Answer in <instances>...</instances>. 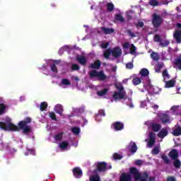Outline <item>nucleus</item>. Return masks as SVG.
Returning a JSON list of instances; mask_svg holds the SVG:
<instances>
[{
  "label": "nucleus",
  "mask_w": 181,
  "mask_h": 181,
  "mask_svg": "<svg viewBox=\"0 0 181 181\" xmlns=\"http://www.w3.org/2000/svg\"><path fill=\"white\" fill-rule=\"evenodd\" d=\"M160 121L163 124H170V116L168 114H163L160 117Z\"/></svg>",
  "instance_id": "nucleus-16"
},
{
  "label": "nucleus",
  "mask_w": 181,
  "mask_h": 181,
  "mask_svg": "<svg viewBox=\"0 0 181 181\" xmlns=\"http://www.w3.org/2000/svg\"><path fill=\"white\" fill-rule=\"evenodd\" d=\"M89 181H101V178L100 177V175L96 174L95 175H91L89 177Z\"/></svg>",
  "instance_id": "nucleus-32"
},
{
  "label": "nucleus",
  "mask_w": 181,
  "mask_h": 181,
  "mask_svg": "<svg viewBox=\"0 0 181 181\" xmlns=\"http://www.w3.org/2000/svg\"><path fill=\"white\" fill-rule=\"evenodd\" d=\"M151 127L154 132H159L162 128V125L157 123H151Z\"/></svg>",
  "instance_id": "nucleus-18"
},
{
  "label": "nucleus",
  "mask_w": 181,
  "mask_h": 181,
  "mask_svg": "<svg viewBox=\"0 0 181 181\" xmlns=\"http://www.w3.org/2000/svg\"><path fill=\"white\" fill-rule=\"evenodd\" d=\"M114 100H124L125 98V92L115 91L112 95Z\"/></svg>",
  "instance_id": "nucleus-11"
},
{
  "label": "nucleus",
  "mask_w": 181,
  "mask_h": 181,
  "mask_svg": "<svg viewBox=\"0 0 181 181\" xmlns=\"http://www.w3.org/2000/svg\"><path fill=\"white\" fill-rule=\"evenodd\" d=\"M135 165H136L137 166H141V165H142V161L141 160H136L135 161Z\"/></svg>",
  "instance_id": "nucleus-60"
},
{
  "label": "nucleus",
  "mask_w": 181,
  "mask_h": 181,
  "mask_svg": "<svg viewBox=\"0 0 181 181\" xmlns=\"http://www.w3.org/2000/svg\"><path fill=\"white\" fill-rule=\"evenodd\" d=\"M161 159L163 160L164 163L166 165H169L170 163V160H169V158H168V156L163 154L161 156Z\"/></svg>",
  "instance_id": "nucleus-37"
},
{
  "label": "nucleus",
  "mask_w": 181,
  "mask_h": 181,
  "mask_svg": "<svg viewBox=\"0 0 181 181\" xmlns=\"http://www.w3.org/2000/svg\"><path fill=\"white\" fill-rule=\"evenodd\" d=\"M167 181H176L175 177H168Z\"/></svg>",
  "instance_id": "nucleus-62"
},
{
  "label": "nucleus",
  "mask_w": 181,
  "mask_h": 181,
  "mask_svg": "<svg viewBox=\"0 0 181 181\" xmlns=\"http://www.w3.org/2000/svg\"><path fill=\"white\" fill-rule=\"evenodd\" d=\"M72 173L74 177H76V179H80V177L83 176V170H81V168L78 167L74 168L72 170Z\"/></svg>",
  "instance_id": "nucleus-9"
},
{
  "label": "nucleus",
  "mask_w": 181,
  "mask_h": 181,
  "mask_svg": "<svg viewBox=\"0 0 181 181\" xmlns=\"http://www.w3.org/2000/svg\"><path fill=\"white\" fill-rule=\"evenodd\" d=\"M169 134V132H168V129L166 128H163L157 134V136H158V138H161L163 139L165 138V136H168V134Z\"/></svg>",
  "instance_id": "nucleus-17"
},
{
  "label": "nucleus",
  "mask_w": 181,
  "mask_h": 181,
  "mask_svg": "<svg viewBox=\"0 0 181 181\" xmlns=\"http://www.w3.org/2000/svg\"><path fill=\"white\" fill-rule=\"evenodd\" d=\"M111 129L115 131H122V129H124V123L121 122H115L111 124Z\"/></svg>",
  "instance_id": "nucleus-7"
},
{
  "label": "nucleus",
  "mask_w": 181,
  "mask_h": 181,
  "mask_svg": "<svg viewBox=\"0 0 181 181\" xmlns=\"http://www.w3.org/2000/svg\"><path fill=\"white\" fill-rule=\"evenodd\" d=\"M148 177H149V175L148 174V173L144 172L143 174V177H141V179H145L146 180Z\"/></svg>",
  "instance_id": "nucleus-57"
},
{
  "label": "nucleus",
  "mask_w": 181,
  "mask_h": 181,
  "mask_svg": "<svg viewBox=\"0 0 181 181\" xmlns=\"http://www.w3.org/2000/svg\"><path fill=\"white\" fill-rule=\"evenodd\" d=\"M54 111L57 114L62 115V112H63V107L60 105H57L54 107Z\"/></svg>",
  "instance_id": "nucleus-31"
},
{
  "label": "nucleus",
  "mask_w": 181,
  "mask_h": 181,
  "mask_svg": "<svg viewBox=\"0 0 181 181\" xmlns=\"http://www.w3.org/2000/svg\"><path fill=\"white\" fill-rule=\"evenodd\" d=\"M139 74L141 76V77H148L149 76V70L146 68H143L140 71Z\"/></svg>",
  "instance_id": "nucleus-23"
},
{
  "label": "nucleus",
  "mask_w": 181,
  "mask_h": 181,
  "mask_svg": "<svg viewBox=\"0 0 181 181\" xmlns=\"http://www.w3.org/2000/svg\"><path fill=\"white\" fill-rule=\"evenodd\" d=\"M71 80H73L74 81H79L80 78H78V76H72Z\"/></svg>",
  "instance_id": "nucleus-63"
},
{
  "label": "nucleus",
  "mask_w": 181,
  "mask_h": 181,
  "mask_svg": "<svg viewBox=\"0 0 181 181\" xmlns=\"http://www.w3.org/2000/svg\"><path fill=\"white\" fill-rule=\"evenodd\" d=\"M126 69H128L129 70H132L134 69V63L129 62L126 64Z\"/></svg>",
  "instance_id": "nucleus-49"
},
{
  "label": "nucleus",
  "mask_w": 181,
  "mask_h": 181,
  "mask_svg": "<svg viewBox=\"0 0 181 181\" xmlns=\"http://www.w3.org/2000/svg\"><path fill=\"white\" fill-rule=\"evenodd\" d=\"M151 57L153 60H154V62H158V60H159L160 57H159V54L156 52H153L151 54Z\"/></svg>",
  "instance_id": "nucleus-33"
},
{
  "label": "nucleus",
  "mask_w": 181,
  "mask_h": 181,
  "mask_svg": "<svg viewBox=\"0 0 181 181\" xmlns=\"http://www.w3.org/2000/svg\"><path fill=\"white\" fill-rule=\"evenodd\" d=\"M168 156L173 160L177 159V158H179V152L177 151V149L174 148L171 150L168 153Z\"/></svg>",
  "instance_id": "nucleus-12"
},
{
  "label": "nucleus",
  "mask_w": 181,
  "mask_h": 181,
  "mask_svg": "<svg viewBox=\"0 0 181 181\" xmlns=\"http://www.w3.org/2000/svg\"><path fill=\"white\" fill-rule=\"evenodd\" d=\"M171 111H173L174 112H176V111H177V106H173L171 107Z\"/></svg>",
  "instance_id": "nucleus-64"
},
{
  "label": "nucleus",
  "mask_w": 181,
  "mask_h": 181,
  "mask_svg": "<svg viewBox=\"0 0 181 181\" xmlns=\"http://www.w3.org/2000/svg\"><path fill=\"white\" fill-rule=\"evenodd\" d=\"M172 134L174 136H180V135H181V127L177 126V127H175V129L173 131Z\"/></svg>",
  "instance_id": "nucleus-21"
},
{
  "label": "nucleus",
  "mask_w": 181,
  "mask_h": 181,
  "mask_svg": "<svg viewBox=\"0 0 181 181\" xmlns=\"http://www.w3.org/2000/svg\"><path fill=\"white\" fill-rule=\"evenodd\" d=\"M71 70H72V71H77L80 70V66H78V64H74L71 66Z\"/></svg>",
  "instance_id": "nucleus-41"
},
{
  "label": "nucleus",
  "mask_w": 181,
  "mask_h": 181,
  "mask_svg": "<svg viewBox=\"0 0 181 181\" xmlns=\"http://www.w3.org/2000/svg\"><path fill=\"white\" fill-rule=\"evenodd\" d=\"M162 23H163V18L156 13L153 14L152 24L153 28L158 29Z\"/></svg>",
  "instance_id": "nucleus-4"
},
{
  "label": "nucleus",
  "mask_w": 181,
  "mask_h": 181,
  "mask_svg": "<svg viewBox=\"0 0 181 181\" xmlns=\"http://www.w3.org/2000/svg\"><path fill=\"white\" fill-rule=\"evenodd\" d=\"M132 83L134 84V86H138L139 84H141V83H142V79H141V78H134L132 80Z\"/></svg>",
  "instance_id": "nucleus-35"
},
{
  "label": "nucleus",
  "mask_w": 181,
  "mask_h": 181,
  "mask_svg": "<svg viewBox=\"0 0 181 181\" xmlns=\"http://www.w3.org/2000/svg\"><path fill=\"white\" fill-rule=\"evenodd\" d=\"M49 118L52 119L53 121H56V114H54V112H49Z\"/></svg>",
  "instance_id": "nucleus-55"
},
{
  "label": "nucleus",
  "mask_w": 181,
  "mask_h": 181,
  "mask_svg": "<svg viewBox=\"0 0 181 181\" xmlns=\"http://www.w3.org/2000/svg\"><path fill=\"white\" fill-rule=\"evenodd\" d=\"M115 21H118V22H121L122 23H124L125 22V18L122 17V15L121 14H115Z\"/></svg>",
  "instance_id": "nucleus-26"
},
{
  "label": "nucleus",
  "mask_w": 181,
  "mask_h": 181,
  "mask_svg": "<svg viewBox=\"0 0 181 181\" xmlns=\"http://www.w3.org/2000/svg\"><path fill=\"white\" fill-rule=\"evenodd\" d=\"M163 66H165V64H163V63H160V64H157V67H158V69H163Z\"/></svg>",
  "instance_id": "nucleus-61"
},
{
  "label": "nucleus",
  "mask_w": 181,
  "mask_h": 181,
  "mask_svg": "<svg viewBox=\"0 0 181 181\" xmlns=\"http://www.w3.org/2000/svg\"><path fill=\"white\" fill-rule=\"evenodd\" d=\"M67 86H69V79H67V78L62 79V81L60 83V86L62 87L63 88H66V87H67Z\"/></svg>",
  "instance_id": "nucleus-34"
},
{
  "label": "nucleus",
  "mask_w": 181,
  "mask_h": 181,
  "mask_svg": "<svg viewBox=\"0 0 181 181\" xmlns=\"http://www.w3.org/2000/svg\"><path fill=\"white\" fill-rule=\"evenodd\" d=\"M71 131L74 135H76V136L80 135V132H81V129L80 127H74L71 129Z\"/></svg>",
  "instance_id": "nucleus-22"
},
{
  "label": "nucleus",
  "mask_w": 181,
  "mask_h": 181,
  "mask_svg": "<svg viewBox=\"0 0 181 181\" xmlns=\"http://www.w3.org/2000/svg\"><path fill=\"white\" fill-rule=\"evenodd\" d=\"M127 33H128V35H129V36H131V37H136V35H135V33H134L132 32V30H127Z\"/></svg>",
  "instance_id": "nucleus-53"
},
{
  "label": "nucleus",
  "mask_w": 181,
  "mask_h": 181,
  "mask_svg": "<svg viewBox=\"0 0 181 181\" xmlns=\"http://www.w3.org/2000/svg\"><path fill=\"white\" fill-rule=\"evenodd\" d=\"M173 37L175 39L176 43H181V30H175L173 33Z\"/></svg>",
  "instance_id": "nucleus-14"
},
{
  "label": "nucleus",
  "mask_w": 181,
  "mask_h": 181,
  "mask_svg": "<svg viewBox=\"0 0 181 181\" xmlns=\"http://www.w3.org/2000/svg\"><path fill=\"white\" fill-rule=\"evenodd\" d=\"M115 87L119 93H125V90H124V86H122V85H115Z\"/></svg>",
  "instance_id": "nucleus-39"
},
{
  "label": "nucleus",
  "mask_w": 181,
  "mask_h": 181,
  "mask_svg": "<svg viewBox=\"0 0 181 181\" xmlns=\"http://www.w3.org/2000/svg\"><path fill=\"white\" fill-rule=\"evenodd\" d=\"M131 46L132 47L130 48V53H131V54H134L136 52V47H135V45L134 44H132Z\"/></svg>",
  "instance_id": "nucleus-48"
},
{
  "label": "nucleus",
  "mask_w": 181,
  "mask_h": 181,
  "mask_svg": "<svg viewBox=\"0 0 181 181\" xmlns=\"http://www.w3.org/2000/svg\"><path fill=\"white\" fill-rule=\"evenodd\" d=\"M101 67V61L96 60L93 64H90V69H95L96 70H98Z\"/></svg>",
  "instance_id": "nucleus-20"
},
{
  "label": "nucleus",
  "mask_w": 181,
  "mask_h": 181,
  "mask_svg": "<svg viewBox=\"0 0 181 181\" xmlns=\"http://www.w3.org/2000/svg\"><path fill=\"white\" fill-rule=\"evenodd\" d=\"M169 45H170V42L168 40H165L163 42H160V46H161V47H166L169 46Z\"/></svg>",
  "instance_id": "nucleus-44"
},
{
  "label": "nucleus",
  "mask_w": 181,
  "mask_h": 181,
  "mask_svg": "<svg viewBox=\"0 0 181 181\" xmlns=\"http://www.w3.org/2000/svg\"><path fill=\"white\" fill-rule=\"evenodd\" d=\"M128 148L131 153H135L138 151V146H136V143L132 141L129 143Z\"/></svg>",
  "instance_id": "nucleus-13"
},
{
  "label": "nucleus",
  "mask_w": 181,
  "mask_h": 181,
  "mask_svg": "<svg viewBox=\"0 0 181 181\" xmlns=\"http://www.w3.org/2000/svg\"><path fill=\"white\" fill-rule=\"evenodd\" d=\"M173 165H174V168H175V169H180V166H181V162L180 160L175 158V160H173Z\"/></svg>",
  "instance_id": "nucleus-28"
},
{
  "label": "nucleus",
  "mask_w": 181,
  "mask_h": 181,
  "mask_svg": "<svg viewBox=\"0 0 181 181\" xmlns=\"http://www.w3.org/2000/svg\"><path fill=\"white\" fill-rule=\"evenodd\" d=\"M98 115H100V117H105V110L103 109L99 110Z\"/></svg>",
  "instance_id": "nucleus-51"
},
{
  "label": "nucleus",
  "mask_w": 181,
  "mask_h": 181,
  "mask_svg": "<svg viewBox=\"0 0 181 181\" xmlns=\"http://www.w3.org/2000/svg\"><path fill=\"white\" fill-rule=\"evenodd\" d=\"M30 121V118L27 117L25 120L20 122L18 123L19 128L21 129H23L24 134H30V132H32V129L30 128V126L28 125V124H29Z\"/></svg>",
  "instance_id": "nucleus-3"
},
{
  "label": "nucleus",
  "mask_w": 181,
  "mask_h": 181,
  "mask_svg": "<svg viewBox=\"0 0 181 181\" xmlns=\"http://www.w3.org/2000/svg\"><path fill=\"white\" fill-rule=\"evenodd\" d=\"M122 54V51L121 50V48L119 47L113 48V50H112V56L115 57V59H117V57H119Z\"/></svg>",
  "instance_id": "nucleus-10"
},
{
  "label": "nucleus",
  "mask_w": 181,
  "mask_h": 181,
  "mask_svg": "<svg viewBox=\"0 0 181 181\" xmlns=\"http://www.w3.org/2000/svg\"><path fill=\"white\" fill-rule=\"evenodd\" d=\"M159 147L156 146L154 147V149L152 150L151 153L152 155H159Z\"/></svg>",
  "instance_id": "nucleus-42"
},
{
  "label": "nucleus",
  "mask_w": 181,
  "mask_h": 181,
  "mask_svg": "<svg viewBox=\"0 0 181 181\" xmlns=\"http://www.w3.org/2000/svg\"><path fill=\"white\" fill-rule=\"evenodd\" d=\"M5 112V105L4 104H0V115H2Z\"/></svg>",
  "instance_id": "nucleus-52"
},
{
  "label": "nucleus",
  "mask_w": 181,
  "mask_h": 181,
  "mask_svg": "<svg viewBox=\"0 0 181 181\" xmlns=\"http://www.w3.org/2000/svg\"><path fill=\"white\" fill-rule=\"evenodd\" d=\"M86 110V107L84 106L80 107H72V111L71 112V115L69 117H80L81 114H83Z\"/></svg>",
  "instance_id": "nucleus-5"
},
{
  "label": "nucleus",
  "mask_w": 181,
  "mask_h": 181,
  "mask_svg": "<svg viewBox=\"0 0 181 181\" xmlns=\"http://www.w3.org/2000/svg\"><path fill=\"white\" fill-rule=\"evenodd\" d=\"M108 93V89L104 88L102 90H100L97 93V94L99 95V97H103L105 95Z\"/></svg>",
  "instance_id": "nucleus-36"
},
{
  "label": "nucleus",
  "mask_w": 181,
  "mask_h": 181,
  "mask_svg": "<svg viewBox=\"0 0 181 181\" xmlns=\"http://www.w3.org/2000/svg\"><path fill=\"white\" fill-rule=\"evenodd\" d=\"M175 84H176V81L172 79L166 82L165 87L166 88H170L172 87H175Z\"/></svg>",
  "instance_id": "nucleus-24"
},
{
  "label": "nucleus",
  "mask_w": 181,
  "mask_h": 181,
  "mask_svg": "<svg viewBox=\"0 0 181 181\" xmlns=\"http://www.w3.org/2000/svg\"><path fill=\"white\" fill-rule=\"evenodd\" d=\"M11 121V118L7 117L5 123L0 122V128L4 131H19V127L12 124Z\"/></svg>",
  "instance_id": "nucleus-1"
},
{
  "label": "nucleus",
  "mask_w": 181,
  "mask_h": 181,
  "mask_svg": "<svg viewBox=\"0 0 181 181\" xmlns=\"http://www.w3.org/2000/svg\"><path fill=\"white\" fill-rule=\"evenodd\" d=\"M76 62H78V63L82 66H86L87 64V59L83 55H77Z\"/></svg>",
  "instance_id": "nucleus-15"
},
{
  "label": "nucleus",
  "mask_w": 181,
  "mask_h": 181,
  "mask_svg": "<svg viewBox=\"0 0 181 181\" xmlns=\"http://www.w3.org/2000/svg\"><path fill=\"white\" fill-rule=\"evenodd\" d=\"M67 146H69V142L67 141H62L59 144V147L60 148V149H62V151H64V149H66L67 148Z\"/></svg>",
  "instance_id": "nucleus-30"
},
{
  "label": "nucleus",
  "mask_w": 181,
  "mask_h": 181,
  "mask_svg": "<svg viewBox=\"0 0 181 181\" xmlns=\"http://www.w3.org/2000/svg\"><path fill=\"white\" fill-rule=\"evenodd\" d=\"M63 139V133H59L54 136V141L56 143L60 142Z\"/></svg>",
  "instance_id": "nucleus-29"
},
{
  "label": "nucleus",
  "mask_w": 181,
  "mask_h": 181,
  "mask_svg": "<svg viewBox=\"0 0 181 181\" xmlns=\"http://www.w3.org/2000/svg\"><path fill=\"white\" fill-rule=\"evenodd\" d=\"M163 77L164 78H165V77H167L168 78H169V74L168 73V69H164L163 71Z\"/></svg>",
  "instance_id": "nucleus-54"
},
{
  "label": "nucleus",
  "mask_w": 181,
  "mask_h": 181,
  "mask_svg": "<svg viewBox=\"0 0 181 181\" xmlns=\"http://www.w3.org/2000/svg\"><path fill=\"white\" fill-rule=\"evenodd\" d=\"M153 40H154V42H159L162 41V39L160 38V35H156L154 36Z\"/></svg>",
  "instance_id": "nucleus-50"
},
{
  "label": "nucleus",
  "mask_w": 181,
  "mask_h": 181,
  "mask_svg": "<svg viewBox=\"0 0 181 181\" xmlns=\"http://www.w3.org/2000/svg\"><path fill=\"white\" fill-rule=\"evenodd\" d=\"M57 63H59V62L53 61L52 59L49 60L47 63L48 66H50L51 71L52 73H54V74L57 73V67H56V64H57Z\"/></svg>",
  "instance_id": "nucleus-8"
},
{
  "label": "nucleus",
  "mask_w": 181,
  "mask_h": 181,
  "mask_svg": "<svg viewBox=\"0 0 181 181\" xmlns=\"http://www.w3.org/2000/svg\"><path fill=\"white\" fill-rule=\"evenodd\" d=\"M174 64L175 66H177L179 70H181V56L179 58L175 59Z\"/></svg>",
  "instance_id": "nucleus-27"
},
{
  "label": "nucleus",
  "mask_w": 181,
  "mask_h": 181,
  "mask_svg": "<svg viewBox=\"0 0 181 181\" xmlns=\"http://www.w3.org/2000/svg\"><path fill=\"white\" fill-rule=\"evenodd\" d=\"M101 30L105 33V35H111L114 33L115 30L113 28H109L105 27H101Z\"/></svg>",
  "instance_id": "nucleus-19"
},
{
  "label": "nucleus",
  "mask_w": 181,
  "mask_h": 181,
  "mask_svg": "<svg viewBox=\"0 0 181 181\" xmlns=\"http://www.w3.org/2000/svg\"><path fill=\"white\" fill-rule=\"evenodd\" d=\"M95 165L96 168L94 170V173H98V172H105L107 170V164L104 161L98 162Z\"/></svg>",
  "instance_id": "nucleus-6"
},
{
  "label": "nucleus",
  "mask_w": 181,
  "mask_h": 181,
  "mask_svg": "<svg viewBox=\"0 0 181 181\" xmlns=\"http://www.w3.org/2000/svg\"><path fill=\"white\" fill-rule=\"evenodd\" d=\"M149 5L151 6H158L159 5V2L157 0H150Z\"/></svg>",
  "instance_id": "nucleus-43"
},
{
  "label": "nucleus",
  "mask_w": 181,
  "mask_h": 181,
  "mask_svg": "<svg viewBox=\"0 0 181 181\" xmlns=\"http://www.w3.org/2000/svg\"><path fill=\"white\" fill-rule=\"evenodd\" d=\"M47 108V103L43 102L40 104V110L45 111Z\"/></svg>",
  "instance_id": "nucleus-40"
},
{
  "label": "nucleus",
  "mask_w": 181,
  "mask_h": 181,
  "mask_svg": "<svg viewBox=\"0 0 181 181\" xmlns=\"http://www.w3.org/2000/svg\"><path fill=\"white\" fill-rule=\"evenodd\" d=\"M149 139H155V133H153V132L149 133Z\"/></svg>",
  "instance_id": "nucleus-58"
},
{
  "label": "nucleus",
  "mask_w": 181,
  "mask_h": 181,
  "mask_svg": "<svg viewBox=\"0 0 181 181\" xmlns=\"http://www.w3.org/2000/svg\"><path fill=\"white\" fill-rule=\"evenodd\" d=\"M114 4H112V2L107 4V9L108 12H112V11H114Z\"/></svg>",
  "instance_id": "nucleus-38"
},
{
  "label": "nucleus",
  "mask_w": 181,
  "mask_h": 181,
  "mask_svg": "<svg viewBox=\"0 0 181 181\" xmlns=\"http://www.w3.org/2000/svg\"><path fill=\"white\" fill-rule=\"evenodd\" d=\"M108 46H110V42L102 43L100 45V47H102V49H107V47H108Z\"/></svg>",
  "instance_id": "nucleus-56"
},
{
  "label": "nucleus",
  "mask_w": 181,
  "mask_h": 181,
  "mask_svg": "<svg viewBox=\"0 0 181 181\" xmlns=\"http://www.w3.org/2000/svg\"><path fill=\"white\" fill-rule=\"evenodd\" d=\"M129 47V42H126L123 44V48L128 49Z\"/></svg>",
  "instance_id": "nucleus-59"
},
{
  "label": "nucleus",
  "mask_w": 181,
  "mask_h": 181,
  "mask_svg": "<svg viewBox=\"0 0 181 181\" xmlns=\"http://www.w3.org/2000/svg\"><path fill=\"white\" fill-rule=\"evenodd\" d=\"M155 142H156V139H149V140H148L149 148H152L153 145H155Z\"/></svg>",
  "instance_id": "nucleus-45"
},
{
  "label": "nucleus",
  "mask_w": 181,
  "mask_h": 181,
  "mask_svg": "<svg viewBox=\"0 0 181 181\" xmlns=\"http://www.w3.org/2000/svg\"><path fill=\"white\" fill-rule=\"evenodd\" d=\"M145 24L143 21H139L137 23L135 24V26L137 29H139V28H144Z\"/></svg>",
  "instance_id": "nucleus-47"
},
{
  "label": "nucleus",
  "mask_w": 181,
  "mask_h": 181,
  "mask_svg": "<svg viewBox=\"0 0 181 181\" xmlns=\"http://www.w3.org/2000/svg\"><path fill=\"white\" fill-rule=\"evenodd\" d=\"M122 158V156H121L120 154H118L117 153L113 154V158L115 159V160H121V158Z\"/></svg>",
  "instance_id": "nucleus-46"
},
{
  "label": "nucleus",
  "mask_w": 181,
  "mask_h": 181,
  "mask_svg": "<svg viewBox=\"0 0 181 181\" xmlns=\"http://www.w3.org/2000/svg\"><path fill=\"white\" fill-rule=\"evenodd\" d=\"M90 78H98L99 81H105L107 80V75L104 74V71H98L93 69L89 72Z\"/></svg>",
  "instance_id": "nucleus-2"
},
{
  "label": "nucleus",
  "mask_w": 181,
  "mask_h": 181,
  "mask_svg": "<svg viewBox=\"0 0 181 181\" xmlns=\"http://www.w3.org/2000/svg\"><path fill=\"white\" fill-rule=\"evenodd\" d=\"M111 54H112L111 49H105V52H103V56L105 59H110Z\"/></svg>",
  "instance_id": "nucleus-25"
}]
</instances>
